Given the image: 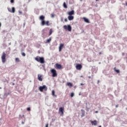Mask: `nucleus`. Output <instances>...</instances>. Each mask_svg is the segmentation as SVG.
Masks as SVG:
<instances>
[{"label":"nucleus","instance_id":"10","mask_svg":"<svg viewBox=\"0 0 127 127\" xmlns=\"http://www.w3.org/2000/svg\"><path fill=\"white\" fill-rule=\"evenodd\" d=\"M64 44L63 43L60 44L59 46V52H61V50L64 48Z\"/></svg>","mask_w":127,"mask_h":127},{"label":"nucleus","instance_id":"5","mask_svg":"<svg viewBox=\"0 0 127 127\" xmlns=\"http://www.w3.org/2000/svg\"><path fill=\"white\" fill-rule=\"evenodd\" d=\"M64 28L66 30H68L69 32H71V27L70 25H64Z\"/></svg>","mask_w":127,"mask_h":127},{"label":"nucleus","instance_id":"20","mask_svg":"<svg viewBox=\"0 0 127 127\" xmlns=\"http://www.w3.org/2000/svg\"><path fill=\"white\" fill-rule=\"evenodd\" d=\"M52 33H53V30H52V29H51L49 32V36H51L52 34Z\"/></svg>","mask_w":127,"mask_h":127},{"label":"nucleus","instance_id":"36","mask_svg":"<svg viewBox=\"0 0 127 127\" xmlns=\"http://www.w3.org/2000/svg\"><path fill=\"white\" fill-rule=\"evenodd\" d=\"M95 113L97 114L98 113V111H95Z\"/></svg>","mask_w":127,"mask_h":127},{"label":"nucleus","instance_id":"28","mask_svg":"<svg viewBox=\"0 0 127 127\" xmlns=\"http://www.w3.org/2000/svg\"><path fill=\"white\" fill-rule=\"evenodd\" d=\"M22 55L23 57H25V53H22Z\"/></svg>","mask_w":127,"mask_h":127},{"label":"nucleus","instance_id":"27","mask_svg":"<svg viewBox=\"0 0 127 127\" xmlns=\"http://www.w3.org/2000/svg\"><path fill=\"white\" fill-rule=\"evenodd\" d=\"M55 16V15L53 14H51V17L52 18H54V17Z\"/></svg>","mask_w":127,"mask_h":127},{"label":"nucleus","instance_id":"4","mask_svg":"<svg viewBox=\"0 0 127 127\" xmlns=\"http://www.w3.org/2000/svg\"><path fill=\"white\" fill-rule=\"evenodd\" d=\"M39 90L41 92H43V91H47V87L46 85H43V86H39Z\"/></svg>","mask_w":127,"mask_h":127},{"label":"nucleus","instance_id":"21","mask_svg":"<svg viewBox=\"0 0 127 127\" xmlns=\"http://www.w3.org/2000/svg\"><path fill=\"white\" fill-rule=\"evenodd\" d=\"M52 95L54 97H56V95H55V90H52Z\"/></svg>","mask_w":127,"mask_h":127},{"label":"nucleus","instance_id":"3","mask_svg":"<svg viewBox=\"0 0 127 127\" xmlns=\"http://www.w3.org/2000/svg\"><path fill=\"white\" fill-rule=\"evenodd\" d=\"M6 54L5 52H3L1 55V61L2 63H5L6 62Z\"/></svg>","mask_w":127,"mask_h":127},{"label":"nucleus","instance_id":"18","mask_svg":"<svg viewBox=\"0 0 127 127\" xmlns=\"http://www.w3.org/2000/svg\"><path fill=\"white\" fill-rule=\"evenodd\" d=\"M86 108L87 109L89 110L90 108L89 103H86Z\"/></svg>","mask_w":127,"mask_h":127},{"label":"nucleus","instance_id":"34","mask_svg":"<svg viewBox=\"0 0 127 127\" xmlns=\"http://www.w3.org/2000/svg\"><path fill=\"white\" fill-rule=\"evenodd\" d=\"M19 12L20 13V14H22V12H20V11H19Z\"/></svg>","mask_w":127,"mask_h":127},{"label":"nucleus","instance_id":"26","mask_svg":"<svg viewBox=\"0 0 127 127\" xmlns=\"http://www.w3.org/2000/svg\"><path fill=\"white\" fill-rule=\"evenodd\" d=\"M74 93H73V92H72V93H71V95H70V96H71V97H73V96H74Z\"/></svg>","mask_w":127,"mask_h":127},{"label":"nucleus","instance_id":"29","mask_svg":"<svg viewBox=\"0 0 127 127\" xmlns=\"http://www.w3.org/2000/svg\"><path fill=\"white\" fill-rule=\"evenodd\" d=\"M2 26V23L0 22V30H1V27Z\"/></svg>","mask_w":127,"mask_h":127},{"label":"nucleus","instance_id":"42","mask_svg":"<svg viewBox=\"0 0 127 127\" xmlns=\"http://www.w3.org/2000/svg\"><path fill=\"white\" fill-rule=\"evenodd\" d=\"M101 54V53H100V55Z\"/></svg>","mask_w":127,"mask_h":127},{"label":"nucleus","instance_id":"16","mask_svg":"<svg viewBox=\"0 0 127 127\" xmlns=\"http://www.w3.org/2000/svg\"><path fill=\"white\" fill-rule=\"evenodd\" d=\"M74 18V16H71V15H69L68 16V19L69 21H71Z\"/></svg>","mask_w":127,"mask_h":127},{"label":"nucleus","instance_id":"22","mask_svg":"<svg viewBox=\"0 0 127 127\" xmlns=\"http://www.w3.org/2000/svg\"><path fill=\"white\" fill-rule=\"evenodd\" d=\"M51 42V38H50L48 40H47V43H50Z\"/></svg>","mask_w":127,"mask_h":127},{"label":"nucleus","instance_id":"33","mask_svg":"<svg viewBox=\"0 0 127 127\" xmlns=\"http://www.w3.org/2000/svg\"><path fill=\"white\" fill-rule=\"evenodd\" d=\"M48 127V124H46V127Z\"/></svg>","mask_w":127,"mask_h":127},{"label":"nucleus","instance_id":"38","mask_svg":"<svg viewBox=\"0 0 127 127\" xmlns=\"http://www.w3.org/2000/svg\"><path fill=\"white\" fill-rule=\"evenodd\" d=\"M0 89H2V87H0Z\"/></svg>","mask_w":127,"mask_h":127},{"label":"nucleus","instance_id":"37","mask_svg":"<svg viewBox=\"0 0 127 127\" xmlns=\"http://www.w3.org/2000/svg\"><path fill=\"white\" fill-rule=\"evenodd\" d=\"M89 78H91V76H89Z\"/></svg>","mask_w":127,"mask_h":127},{"label":"nucleus","instance_id":"17","mask_svg":"<svg viewBox=\"0 0 127 127\" xmlns=\"http://www.w3.org/2000/svg\"><path fill=\"white\" fill-rule=\"evenodd\" d=\"M83 19H84L85 22L87 23H89V20L87 18H86L85 17H83Z\"/></svg>","mask_w":127,"mask_h":127},{"label":"nucleus","instance_id":"32","mask_svg":"<svg viewBox=\"0 0 127 127\" xmlns=\"http://www.w3.org/2000/svg\"><path fill=\"white\" fill-rule=\"evenodd\" d=\"M64 21H65V22H67V20L66 18H65V19H64Z\"/></svg>","mask_w":127,"mask_h":127},{"label":"nucleus","instance_id":"9","mask_svg":"<svg viewBox=\"0 0 127 127\" xmlns=\"http://www.w3.org/2000/svg\"><path fill=\"white\" fill-rule=\"evenodd\" d=\"M82 68V65L80 64H77L76 65V68L77 70H80Z\"/></svg>","mask_w":127,"mask_h":127},{"label":"nucleus","instance_id":"15","mask_svg":"<svg viewBox=\"0 0 127 127\" xmlns=\"http://www.w3.org/2000/svg\"><path fill=\"white\" fill-rule=\"evenodd\" d=\"M84 115H85V111L84 110H83V109H81V117H83L84 116Z\"/></svg>","mask_w":127,"mask_h":127},{"label":"nucleus","instance_id":"23","mask_svg":"<svg viewBox=\"0 0 127 127\" xmlns=\"http://www.w3.org/2000/svg\"><path fill=\"white\" fill-rule=\"evenodd\" d=\"M63 6L64 7V8H67V6H66V4L65 2H64Z\"/></svg>","mask_w":127,"mask_h":127},{"label":"nucleus","instance_id":"31","mask_svg":"<svg viewBox=\"0 0 127 127\" xmlns=\"http://www.w3.org/2000/svg\"><path fill=\"white\" fill-rule=\"evenodd\" d=\"M13 2H14V0H10V2L11 3H13Z\"/></svg>","mask_w":127,"mask_h":127},{"label":"nucleus","instance_id":"40","mask_svg":"<svg viewBox=\"0 0 127 127\" xmlns=\"http://www.w3.org/2000/svg\"><path fill=\"white\" fill-rule=\"evenodd\" d=\"M98 0H96V1H98Z\"/></svg>","mask_w":127,"mask_h":127},{"label":"nucleus","instance_id":"19","mask_svg":"<svg viewBox=\"0 0 127 127\" xmlns=\"http://www.w3.org/2000/svg\"><path fill=\"white\" fill-rule=\"evenodd\" d=\"M67 85L69 87H72V84L70 82H67Z\"/></svg>","mask_w":127,"mask_h":127},{"label":"nucleus","instance_id":"12","mask_svg":"<svg viewBox=\"0 0 127 127\" xmlns=\"http://www.w3.org/2000/svg\"><path fill=\"white\" fill-rule=\"evenodd\" d=\"M38 79L40 81H42L43 78L42 75L41 74H38Z\"/></svg>","mask_w":127,"mask_h":127},{"label":"nucleus","instance_id":"41","mask_svg":"<svg viewBox=\"0 0 127 127\" xmlns=\"http://www.w3.org/2000/svg\"><path fill=\"white\" fill-rule=\"evenodd\" d=\"M101 127V126H100V127Z\"/></svg>","mask_w":127,"mask_h":127},{"label":"nucleus","instance_id":"14","mask_svg":"<svg viewBox=\"0 0 127 127\" xmlns=\"http://www.w3.org/2000/svg\"><path fill=\"white\" fill-rule=\"evenodd\" d=\"M68 15L69 16H71L72 15H74V11L73 10L70 11H69L68 13H67Z\"/></svg>","mask_w":127,"mask_h":127},{"label":"nucleus","instance_id":"13","mask_svg":"<svg viewBox=\"0 0 127 127\" xmlns=\"http://www.w3.org/2000/svg\"><path fill=\"white\" fill-rule=\"evenodd\" d=\"M90 122L92 124V126H96L97 125V122L96 120H94V121H91Z\"/></svg>","mask_w":127,"mask_h":127},{"label":"nucleus","instance_id":"1","mask_svg":"<svg viewBox=\"0 0 127 127\" xmlns=\"http://www.w3.org/2000/svg\"><path fill=\"white\" fill-rule=\"evenodd\" d=\"M45 19V17L43 15H41L39 17V19L41 21V26H44V25H47L48 26H49V21H45L44 20Z\"/></svg>","mask_w":127,"mask_h":127},{"label":"nucleus","instance_id":"39","mask_svg":"<svg viewBox=\"0 0 127 127\" xmlns=\"http://www.w3.org/2000/svg\"><path fill=\"white\" fill-rule=\"evenodd\" d=\"M126 5H127V2L126 3Z\"/></svg>","mask_w":127,"mask_h":127},{"label":"nucleus","instance_id":"11","mask_svg":"<svg viewBox=\"0 0 127 127\" xmlns=\"http://www.w3.org/2000/svg\"><path fill=\"white\" fill-rule=\"evenodd\" d=\"M56 67L57 69H61L62 68V65L61 64H56Z\"/></svg>","mask_w":127,"mask_h":127},{"label":"nucleus","instance_id":"2","mask_svg":"<svg viewBox=\"0 0 127 127\" xmlns=\"http://www.w3.org/2000/svg\"><path fill=\"white\" fill-rule=\"evenodd\" d=\"M35 60L38 62H40L41 64H44L45 62L44 61V58L43 57H40L39 56H37L35 58Z\"/></svg>","mask_w":127,"mask_h":127},{"label":"nucleus","instance_id":"6","mask_svg":"<svg viewBox=\"0 0 127 127\" xmlns=\"http://www.w3.org/2000/svg\"><path fill=\"white\" fill-rule=\"evenodd\" d=\"M51 72L53 74V77L57 76V71L55 69H52Z\"/></svg>","mask_w":127,"mask_h":127},{"label":"nucleus","instance_id":"24","mask_svg":"<svg viewBox=\"0 0 127 127\" xmlns=\"http://www.w3.org/2000/svg\"><path fill=\"white\" fill-rule=\"evenodd\" d=\"M15 62H17V63L19 62H20L19 59L17 58H15Z\"/></svg>","mask_w":127,"mask_h":127},{"label":"nucleus","instance_id":"7","mask_svg":"<svg viewBox=\"0 0 127 127\" xmlns=\"http://www.w3.org/2000/svg\"><path fill=\"white\" fill-rule=\"evenodd\" d=\"M7 9L9 12L13 13H14V12H15V8H14V7H12V10L10 7H7Z\"/></svg>","mask_w":127,"mask_h":127},{"label":"nucleus","instance_id":"8","mask_svg":"<svg viewBox=\"0 0 127 127\" xmlns=\"http://www.w3.org/2000/svg\"><path fill=\"white\" fill-rule=\"evenodd\" d=\"M64 108L63 107H60L59 108V113L60 114L61 116H63L64 115Z\"/></svg>","mask_w":127,"mask_h":127},{"label":"nucleus","instance_id":"30","mask_svg":"<svg viewBox=\"0 0 127 127\" xmlns=\"http://www.w3.org/2000/svg\"><path fill=\"white\" fill-rule=\"evenodd\" d=\"M27 110L30 111V107H28V108H27Z\"/></svg>","mask_w":127,"mask_h":127},{"label":"nucleus","instance_id":"25","mask_svg":"<svg viewBox=\"0 0 127 127\" xmlns=\"http://www.w3.org/2000/svg\"><path fill=\"white\" fill-rule=\"evenodd\" d=\"M115 70L118 73H119L120 72V70L119 69H115Z\"/></svg>","mask_w":127,"mask_h":127},{"label":"nucleus","instance_id":"35","mask_svg":"<svg viewBox=\"0 0 127 127\" xmlns=\"http://www.w3.org/2000/svg\"><path fill=\"white\" fill-rule=\"evenodd\" d=\"M80 85H83V83H80Z\"/></svg>","mask_w":127,"mask_h":127}]
</instances>
